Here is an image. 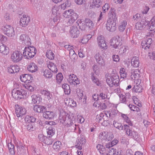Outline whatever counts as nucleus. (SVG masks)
Wrapping results in <instances>:
<instances>
[{"label": "nucleus", "instance_id": "53", "mask_svg": "<svg viewBox=\"0 0 155 155\" xmlns=\"http://www.w3.org/2000/svg\"><path fill=\"white\" fill-rule=\"evenodd\" d=\"M76 93L79 100H81L83 96V91L79 88L76 89Z\"/></svg>", "mask_w": 155, "mask_h": 155}, {"label": "nucleus", "instance_id": "50", "mask_svg": "<svg viewBox=\"0 0 155 155\" xmlns=\"http://www.w3.org/2000/svg\"><path fill=\"white\" fill-rule=\"evenodd\" d=\"M105 119L104 114L103 113H101L99 115H97L96 117V121L97 122H100V121Z\"/></svg>", "mask_w": 155, "mask_h": 155}, {"label": "nucleus", "instance_id": "47", "mask_svg": "<svg viewBox=\"0 0 155 155\" xmlns=\"http://www.w3.org/2000/svg\"><path fill=\"white\" fill-rule=\"evenodd\" d=\"M55 129L53 128L52 126H50L47 129V133L48 134L51 136H52L55 133Z\"/></svg>", "mask_w": 155, "mask_h": 155}, {"label": "nucleus", "instance_id": "39", "mask_svg": "<svg viewBox=\"0 0 155 155\" xmlns=\"http://www.w3.org/2000/svg\"><path fill=\"white\" fill-rule=\"evenodd\" d=\"M62 88L64 89L65 94H68L71 92L70 87L67 84H64L62 85Z\"/></svg>", "mask_w": 155, "mask_h": 155}, {"label": "nucleus", "instance_id": "34", "mask_svg": "<svg viewBox=\"0 0 155 155\" xmlns=\"http://www.w3.org/2000/svg\"><path fill=\"white\" fill-rule=\"evenodd\" d=\"M127 22L126 21L123 20L120 22L119 25V30L120 31H123L126 28Z\"/></svg>", "mask_w": 155, "mask_h": 155}, {"label": "nucleus", "instance_id": "13", "mask_svg": "<svg viewBox=\"0 0 155 155\" xmlns=\"http://www.w3.org/2000/svg\"><path fill=\"white\" fill-rule=\"evenodd\" d=\"M15 112L18 117H21L26 113V109L23 107L17 105L15 106Z\"/></svg>", "mask_w": 155, "mask_h": 155}, {"label": "nucleus", "instance_id": "14", "mask_svg": "<svg viewBox=\"0 0 155 155\" xmlns=\"http://www.w3.org/2000/svg\"><path fill=\"white\" fill-rule=\"evenodd\" d=\"M40 93L44 96V99L50 102L51 101L53 97L52 94L50 92L47 90H41Z\"/></svg>", "mask_w": 155, "mask_h": 155}, {"label": "nucleus", "instance_id": "49", "mask_svg": "<svg viewBox=\"0 0 155 155\" xmlns=\"http://www.w3.org/2000/svg\"><path fill=\"white\" fill-rule=\"evenodd\" d=\"M8 147L10 153L12 155L14 154V146L12 143L10 142L8 143Z\"/></svg>", "mask_w": 155, "mask_h": 155}, {"label": "nucleus", "instance_id": "21", "mask_svg": "<svg viewBox=\"0 0 155 155\" xmlns=\"http://www.w3.org/2000/svg\"><path fill=\"white\" fill-rule=\"evenodd\" d=\"M68 80L71 84L74 85L79 84L80 82L77 76L74 74L70 75Z\"/></svg>", "mask_w": 155, "mask_h": 155}, {"label": "nucleus", "instance_id": "8", "mask_svg": "<svg viewBox=\"0 0 155 155\" xmlns=\"http://www.w3.org/2000/svg\"><path fill=\"white\" fill-rule=\"evenodd\" d=\"M22 58L21 53L18 51H15L12 53L11 58L12 60L15 62H18L21 61Z\"/></svg>", "mask_w": 155, "mask_h": 155}, {"label": "nucleus", "instance_id": "54", "mask_svg": "<svg viewBox=\"0 0 155 155\" xmlns=\"http://www.w3.org/2000/svg\"><path fill=\"white\" fill-rule=\"evenodd\" d=\"M63 78L61 73H59L57 75L56 80L58 84H60L61 81H62Z\"/></svg>", "mask_w": 155, "mask_h": 155}, {"label": "nucleus", "instance_id": "27", "mask_svg": "<svg viewBox=\"0 0 155 155\" xmlns=\"http://www.w3.org/2000/svg\"><path fill=\"white\" fill-rule=\"evenodd\" d=\"M66 115L65 112L63 111L60 112V114L59 117V122L64 125L66 124Z\"/></svg>", "mask_w": 155, "mask_h": 155}, {"label": "nucleus", "instance_id": "18", "mask_svg": "<svg viewBox=\"0 0 155 155\" xmlns=\"http://www.w3.org/2000/svg\"><path fill=\"white\" fill-rule=\"evenodd\" d=\"M116 22L107 20L106 24V27L108 31L113 32L116 30Z\"/></svg>", "mask_w": 155, "mask_h": 155}, {"label": "nucleus", "instance_id": "17", "mask_svg": "<svg viewBox=\"0 0 155 155\" xmlns=\"http://www.w3.org/2000/svg\"><path fill=\"white\" fill-rule=\"evenodd\" d=\"M69 33L70 36L73 38L78 37L79 34V31L76 26H72L70 29Z\"/></svg>", "mask_w": 155, "mask_h": 155}, {"label": "nucleus", "instance_id": "41", "mask_svg": "<svg viewBox=\"0 0 155 155\" xmlns=\"http://www.w3.org/2000/svg\"><path fill=\"white\" fill-rule=\"evenodd\" d=\"M52 75V73L48 69H45L43 72V76L46 78H50Z\"/></svg>", "mask_w": 155, "mask_h": 155}, {"label": "nucleus", "instance_id": "63", "mask_svg": "<svg viewBox=\"0 0 155 155\" xmlns=\"http://www.w3.org/2000/svg\"><path fill=\"white\" fill-rule=\"evenodd\" d=\"M133 91L136 92L140 93L141 91V88L137 85L134 86L133 88Z\"/></svg>", "mask_w": 155, "mask_h": 155}, {"label": "nucleus", "instance_id": "60", "mask_svg": "<svg viewBox=\"0 0 155 155\" xmlns=\"http://www.w3.org/2000/svg\"><path fill=\"white\" fill-rule=\"evenodd\" d=\"M129 107L131 110L133 111H135L137 112H138L140 110L139 108L133 105H132L130 104Z\"/></svg>", "mask_w": 155, "mask_h": 155}, {"label": "nucleus", "instance_id": "16", "mask_svg": "<svg viewBox=\"0 0 155 155\" xmlns=\"http://www.w3.org/2000/svg\"><path fill=\"white\" fill-rule=\"evenodd\" d=\"M65 127L67 128L68 132H74L75 130L76 125L74 124L72 120L70 118L68 119L67 124L65 125Z\"/></svg>", "mask_w": 155, "mask_h": 155}, {"label": "nucleus", "instance_id": "24", "mask_svg": "<svg viewBox=\"0 0 155 155\" xmlns=\"http://www.w3.org/2000/svg\"><path fill=\"white\" fill-rule=\"evenodd\" d=\"M149 24V21L143 20L140 22H137L136 23L135 27L137 30H141L147 25L148 26Z\"/></svg>", "mask_w": 155, "mask_h": 155}, {"label": "nucleus", "instance_id": "29", "mask_svg": "<svg viewBox=\"0 0 155 155\" xmlns=\"http://www.w3.org/2000/svg\"><path fill=\"white\" fill-rule=\"evenodd\" d=\"M93 106L95 107H97L99 110H103L105 109L106 106L104 103H101L99 101H95Z\"/></svg>", "mask_w": 155, "mask_h": 155}, {"label": "nucleus", "instance_id": "55", "mask_svg": "<svg viewBox=\"0 0 155 155\" xmlns=\"http://www.w3.org/2000/svg\"><path fill=\"white\" fill-rule=\"evenodd\" d=\"M4 18L6 22H10L12 20V18L9 13H6L4 16Z\"/></svg>", "mask_w": 155, "mask_h": 155}, {"label": "nucleus", "instance_id": "9", "mask_svg": "<svg viewBox=\"0 0 155 155\" xmlns=\"http://www.w3.org/2000/svg\"><path fill=\"white\" fill-rule=\"evenodd\" d=\"M110 45L111 46L115 49L118 48L122 44L120 40V37L119 36L117 37L112 38L110 41Z\"/></svg>", "mask_w": 155, "mask_h": 155}, {"label": "nucleus", "instance_id": "45", "mask_svg": "<svg viewBox=\"0 0 155 155\" xmlns=\"http://www.w3.org/2000/svg\"><path fill=\"white\" fill-rule=\"evenodd\" d=\"M78 15L77 14H74L72 16L70 17V18H69L68 22L70 24H72L77 19Z\"/></svg>", "mask_w": 155, "mask_h": 155}, {"label": "nucleus", "instance_id": "62", "mask_svg": "<svg viewBox=\"0 0 155 155\" xmlns=\"http://www.w3.org/2000/svg\"><path fill=\"white\" fill-rule=\"evenodd\" d=\"M24 87L30 91L32 92L34 91V87L29 84H25L24 85Z\"/></svg>", "mask_w": 155, "mask_h": 155}, {"label": "nucleus", "instance_id": "33", "mask_svg": "<svg viewBox=\"0 0 155 155\" xmlns=\"http://www.w3.org/2000/svg\"><path fill=\"white\" fill-rule=\"evenodd\" d=\"M131 64L134 67H138L139 64L138 58L136 56L133 57L131 59Z\"/></svg>", "mask_w": 155, "mask_h": 155}, {"label": "nucleus", "instance_id": "23", "mask_svg": "<svg viewBox=\"0 0 155 155\" xmlns=\"http://www.w3.org/2000/svg\"><path fill=\"white\" fill-rule=\"evenodd\" d=\"M85 143V139L84 136L81 135L80 137H78L76 140V147L79 149L81 150L82 149V145Z\"/></svg>", "mask_w": 155, "mask_h": 155}, {"label": "nucleus", "instance_id": "7", "mask_svg": "<svg viewBox=\"0 0 155 155\" xmlns=\"http://www.w3.org/2000/svg\"><path fill=\"white\" fill-rule=\"evenodd\" d=\"M152 43V39L151 38H147L145 40L142 41L141 44L143 48L148 52L149 50H152L151 46Z\"/></svg>", "mask_w": 155, "mask_h": 155}, {"label": "nucleus", "instance_id": "36", "mask_svg": "<svg viewBox=\"0 0 155 155\" xmlns=\"http://www.w3.org/2000/svg\"><path fill=\"white\" fill-rule=\"evenodd\" d=\"M74 14H76V13L74 12L73 10L70 9L64 11L63 15L64 17L67 18L72 16Z\"/></svg>", "mask_w": 155, "mask_h": 155}, {"label": "nucleus", "instance_id": "19", "mask_svg": "<svg viewBox=\"0 0 155 155\" xmlns=\"http://www.w3.org/2000/svg\"><path fill=\"white\" fill-rule=\"evenodd\" d=\"M94 58L97 62L101 66L105 65V61L103 57L102 56L101 53L98 52L95 55Z\"/></svg>", "mask_w": 155, "mask_h": 155}, {"label": "nucleus", "instance_id": "22", "mask_svg": "<svg viewBox=\"0 0 155 155\" xmlns=\"http://www.w3.org/2000/svg\"><path fill=\"white\" fill-rule=\"evenodd\" d=\"M85 22V25L82 24L79 26L80 28L82 30H84L85 29L86 26L88 28L91 29L93 28L94 26V24L92 21L90 19L88 18L86 19Z\"/></svg>", "mask_w": 155, "mask_h": 155}, {"label": "nucleus", "instance_id": "61", "mask_svg": "<svg viewBox=\"0 0 155 155\" xmlns=\"http://www.w3.org/2000/svg\"><path fill=\"white\" fill-rule=\"evenodd\" d=\"M53 141L52 139L49 136L48 137H46L43 143H45L47 145H51Z\"/></svg>", "mask_w": 155, "mask_h": 155}, {"label": "nucleus", "instance_id": "51", "mask_svg": "<svg viewBox=\"0 0 155 155\" xmlns=\"http://www.w3.org/2000/svg\"><path fill=\"white\" fill-rule=\"evenodd\" d=\"M26 126V129L29 132L34 131L35 130L34 125L31 123H27Z\"/></svg>", "mask_w": 155, "mask_h": 155}, {"label": "nucleus", "instance_id": "35", "mask_svg": "<svg viewBox=\"0 0 155 155\" xmlns=\"http://www.w3.org/2000/svg\"><path fill=\"white\" fill-rule=\"evenodd\" d=\"M109 93V91L107 90H106L105 91L101 92L99 95V97L102 100H104L106 99H109L108 94Z\"/></svg>", "mask_w": 155, "mask_h": 155}, {"label": "nucleus", "instance_id": "2", "mask_svg": "<svg viewBox=\"0 0 155 155\" xmlns=\"http://www.w3.org/2000/svg\"><path fill=\"white\" fill-rule=\"evenodd\" d=\"M37 50L34 47H25L23 50V55L28 59L33 58L36 54Z\"/></svg>", "mask_w": 155, "mask_h": 155}, {"label": "nucleus", "instance_id": "57", "mask_svg": "<svg viewBox=\"0 0 155 155\" xmlns=\"http://www.w3.org/2000/svg\"><path fill=\"white\" fill-rule=\"evenodd\" d=\"M102 0H93V5L95 7L99 8L101 4Z\"/></svg>", "mask_w": 155, "mask_h": 155}, {"label": "nucleus", "instance_id": "4", "mask_svg": "<svg viewBox=\"0 0 155 155\" xmlns=\"http://www.w3.org/2000/svg\"><path fill=\"white\" fill-rule=\"evenodd\" d=\"M27 92L23 89L17 90L14 89L12 92V95L16 99L26 98Z\"/></svg>", "mask_w": 155, "mask_h": 155}, {"label": "nucleus", "instance_id": "32", "mask_svg": "<svg viewBox=\"0 0 155 155\" xmlns=\"http://www.w3.org/2000/svg\"><path fill=\"white\" fill-rule=\"evenodd\" d=\"M0 51L4 54L7 55L8 53V48L2 43H0Z\"/></svg>", "mask_w": 155, "mask_h": 155}, {"label": "nucleus", "instance_id": "42", "mask_svg": "<svg viewBox=\"0 0 155 155\" xmlns=\"http://www.w3.org/2000/svg\"><path fill=\"white\" fill-rule=\"evenodd\" d=\"M114 127L119 130H122L123 129V126L122 124L118 121L114 120L113 123Z\"/></svg>", "mask_w": 155, "mask_h": 155}, {"label": "nucleus", "instance_id": "44", "mask_svg": "<svg viewBox=\"0 0 155 155\" xmlns=\"http://www.w3.org/2000/svg\"><path fill=\"white\" fill-rule=\"evenodd\" d=\"M59 7L57 5H55L52 8V12L53 15H59Z\"/></svg>", "mask_w": 155, "mask_h": 155}, {"label": "nucleus", "instance_id": "11", "mask_svg": "<svg viewBox=\"0 0 155 155\" xmlns=\"http://www.w3.org/2000/svg\"><path fill=\"white\" fill-rule=\"evenodd\" d=\"M97 42L98 46L100 48L104 50L107 49V47L104 38L103 36L100 35L98 37Z\"/></svg>", "mask_w": 155, "mask_h": 155}, {"label": "nucleus", "instance_id": "30", "mask_svg": "<svg viewBox=\"0 0 155 155\" xmlns=\"http://www.w3.org/2000/svg\"><path fill=\"white\" fill-rule=\"evenodd\" d=\"M54 112L50 111H46L44 112L43 114V117L48 119H52L54 117Z\"/></svg>", "mask_w": 155, "mask_h": 155}, {"label": "nucleus", "instance_id": "5", "mask_svg": "<svg viewBox=\"0 0 155 155\" xmlns=\"http://www.w3.org/2000/svg\"><path fill=\"white\" fill-rule=\"evenodd\" d=\"M2 29L5 34L9 37H12L15 35L14 29L11 25H6L2 26Z\"/></svg>", "mask_w": 155, "mask_h": 155}, {"label": "nucleus", "instance_id": "48", "mask_svg": "<svg viewBox=\"0 0 155 155\" xmlns=\"http://www.w3.org/2000/svg\"><path fill=\"white\" fill-rule=\"evenodd\" d=\"M96 148L99 151L100 153L102 154H104L105 152V149L103 145L98 144L96 146Z\"/></svg>", "mask_w": 155, "mask_h": 155}, {"label": "nucleus", "instance_id": "40", "mask_svg": "<svg viewBox=\"0 0 155 155\" xmlns=\"http://www.w3.org/2000/svg\"><path fill=\"white\" fill-rule=\"evenodd\" d=\"M121 116L123 119L124 121L126 122L129 125L132 126V123L130 120L127 115L122 114H121Z\"/></svg>", "mask_w": 155, "mask_h": 155}, {"label": "nucleus", "instance_id": "1", "mask_svg": "<svg viewBox=\"0 0 155 155\" xmlns=\"http://www.w3.org/2000/svg\"><path fill=\"white\" fill-rule=\"evenodd\" d=\"M106 78L107 83L110 87H112L113 85H118L119 79L117 73H112L110 75H107Z\"/></svg>", "mask_w": 155, "mask_h": 155}, {"label": "nucleus", "instance_id": "38", "mask_svg": "<svg viewBox=\"0 0 155 155\" xmlns=\"http://www.w3.org/2000/svg\"><path fill=\"white\" fill-rule=\"evenodd\" d=\"M66 104L71 107H74L76 106V103L71 98L67 99L65 102Z\"/></svg>", "mask_w": 155, "mask_h": 155}, {"label": "nucleus", "instance_id": "12", "mask_svg": "<svg viewBox=\"0 0 155 155\" xmlns=\"http://www.w3.org/2000/svg\"><path fill=\"white\" fill-rule=\"evenodd\" d=\"M109 18L108 20L117 23V16L116 14V11L114 8H111L110 11Z\"/></svg>", "mask_w": 155, "mask_h": 155}, {"label": "nucleus", "instance_id": "10", "mask_svg": "<svg viewBox=\"0 0 155 155\" xmlns=\"http://www.w3.org/2000/svg\"><path fill=\"white\" fill-rule=\"evenodd\" d=\"M140 72L139 69H133L129 73L130 78L133 80H138L140 76Z\"/></svg>", "mask_w": 155, "mask_h": 155}, {"label": "nucleus", "instance_id": "20", "mask_svg": "<svg viewBox=\"0 0 155 155\" xmlns=\"http://www.w3.org/2000/svg\"><path fill=\"white\" fill-rule=\"evenodd\" d=\"M19 40L20 42L27 45H29L31 44L30 38L28 36L26 35H21L20 37Z\"/></svg>", "mask_w": 155, "mask_h": 155}, {"label": "nucleus", "instance_id": "43", "mask_svg": "<svg viewBox=\"0 0 155 155\" xmlns=\"http://www.w3.org/2000/svg\"><path fill=\"white\" fill-rule=\"evenodd\" d=\"M61 147V142L59 141H57L55 142L53 145V148L56 150H60Z\"/></svg>", "mask_w": 155, "mask_h": 155}, {"label": "nucleus", "instance_id": "59", "mask_svg": "<svg viewBox=\"0 0 155 155\" xmlns=\"http://www.w3.org/2000/svg\"><path fill=\"white\" fill-rule=\"evenodd\" d=\"M118 153L116 149L112 148L109 151L107 155H117Z\"/></svg>", "mask_w": 155, "mask_h": 155}, {"label": "nucleus", "instance_id": "64", "mask_svg": "<svg viewBox=\"0 0 155 155\" xmlns=\"http://www.w3.org/2000/svg\"><path fill=\"white\" fill-rule=\"evenodd\" d=\"M119 97H120V100L122 102L125 103L126 102L127 98L126 97L125 95L122 94H119Z\"/></svg>", "mask_w": 155, "mask_h": 155}, {"label": "nucleus", "instance_id": "37", "mask_svg": "<svg viewBox=\"0 0 155 155\" xmlns=\"http://www.w3.org/2000/svg\"><path fill=\"white\" fill-rule=\"evenodd\" d=\"M45 109V107L44 106L38 105H35L33 108L34 111L38 113L43 112Z\"/></svg>", "mask_w": 155, "mask_h": 155}, {"label": "nucleus", "instance_id": "6", "mask_svg": "<svg viewBox=\"0 0 155 155\" xmlns=\"http://www.w3.org/2000/svg\"><path fill=\"white\" fill-rule=\"evenodd\" d=\"M114 135L111 132H103L101 133L99 136V139L102 140L109 141L112 139L114 138Z\"/></svg>", "mask_w": 155, "mask_h": 155}, {"label": "nucleus", "instance_id": "25", "mask_svg": "<svg viewBox=\"0 0 155 155\" xmlns=\"http://www.w3.org/2000/svg\"><path fill=\"white\" fill-rule=\"evenodd\" d=\"M32 77L28 74H25L21 75L20 77L21 81L25 83H29L31 82Z\"/></svg>", "mask_w": 155, "mask_h": 155}, {"label": "nucleus", "instance_id": "31", "mask_svg": "<svg viewBox=\"0 0 155 155\" xmlns=\"http://www.w3.org/2000/svg\"><path fill=\"white\" fill-rule=\"evenodd\" d=\"M32 103L35 104H39L41 101L42 98L39 95H33L31 96Z\"/></svg>", "mask_w": 155, "mask_h": 155}, {"label": "nucleus", "instance_id": "58", "mask_svg": "<svg viewBox=\"0 0 155 155\" xmlns=\"http://www.w3.org/2000/svg\"><path fill=\"white\" fill-rule=\"evenodd\" d=\"M151 50H149L148 52H147L148 53V56L150 59L155 60V51H153L150 53V51Z\"/></svg>", "mask_w": 155, "mask_h": 155}, {"label": "nucleus", "instance_id": "52", "mask_svg": "<svg viewBox=\"0 0 155 155\" xmlns=\"http://www.w3.org/2000/svg\"><path fill=\"white\" fill-rule=\"evenodd\" d=\"M70 5V3L68 0L66 1L64 3L61 5V9L64 10L67 8L69 7Z\"/></svg>", "mask_w": 155, "mask_h": 155}, {"label": "nucleus", "instance_id": "56", "mask_svg": "<svg viewBox=\"0 0 155 155\" xmlns=\"http://www.w3.org/2000/svg\"><path fill=\"white\" fill-rule=\"evenodd\" d=\"M120 73L121 76V78H126L127 73L126 72L125 69L123 68H121L120 69Z\"/></svg>", "mask_w": 155, "mask_h": 155}, {"label": "nucleus", "instance_id": "46", "mask_svg": "<svg viewBox=\"0 0 155 155\" xmlns=\"http://www.w3.org/2000/svg\"><path fill=\"white\" fill-rule=\"evenodd\" d=\"M46 57L50 60H53L54 57V54L51 50H48L46 54Z\"/></svg>", "mask_w": 155, "mask_h": 155}, {"label": "nucleus", "instance_id": "15", "mask_svg": "<svg viewBox=\"0 0 155 155\" xmlns=\"http://www.w3.org/2000/svg\"><path fill=\"white\" fill-rule=\"evenodd\" d=\"M30 18L28 15H23L20 21V25L22 27L28 25L30 21Z\"/></svg>", "mask_w": 155, "mask_h": 155}, {"label": "nucleus", "instance_id": "26", "mask_svg": "<svg viewBox=\"0 0 155 155\" xmlns=\"http://www.w3.org/2000/svg\"><path fill=\"white\" fill-rule=\"evenodd\" d=\"M27 69L28 71L33 73L37 71L38 67L36 64L33 62L30 63L28 65Z\"/></svg>", "mask_w": 155, "mask_h": 155}, {"label": "nucleus", "instance_id": "3", "mask_svg": "<svg viewBox=\"0 0 155 155\" xmlns=\"http://www.w3.org/2000/svg\"><path fill=\"white\" fill-rule=\"evenodd\" d=\"M124 130L127 135L135 139H137L139 137V134L133 128H130L127 125L124 124Z\"/></svg>", "mask_w": 155, "mask_h": 155}, {"label": "nucleus", "instance_id": "28", "mask_svg": "<svg viewBox=\"0 0 155 155\" xmlns=\"http://www.w3.org/2000/svg\"><path fill=\"white\" fill-rule=\"evenodd\" d=\"M8 70L9 73L11 74H14L18 72L20 70V68L19 66L17 65H12L8 67Z\"/></svg>", "mask_w": 155, "mask_h": 155}]
</instances>
